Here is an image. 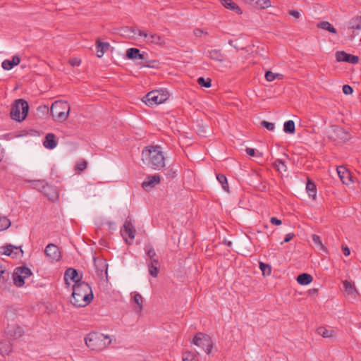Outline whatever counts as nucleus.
<instances>
[{
  "instance_id": "1",
  "label": "nucleus",
  "mask_w": 361,
  "mask_h": 361,
  "mask_svg": "<svg viewBox=\"0 0 361 361\" xmlns=\"http://www.w3.org/2000/svg\"><path fill=\"white\" fill-rule=\"evenodd\" d=\"M143 164L154 170H161L165 166V157L159 146H147L142 151Z\"/></svg>"
},
{
  "instance_id": "2",
  "label": "nucleus",
  "mask_w": 361,
  "mask_h": 361,
  "mask_svg": "<svg viewBox=\"0 0 361 361\" xmlns=\"http://www.w3.org/2000/svg\"><path fill=\"white\" fill-rule=\"evenodd\" d=\"M93 299V293L90 286L86 283H78L73 286L71 302L78 307H84L89 305Z\"/></svg>"
},
{
  "instance_id": "3",
  "label": "nucleus",
  "mask_w": 361,
  "mask_h": 361,
  "mask_svg": "<svg viewBox=\"0 0 361 361\" xmlns=\"http://www.w3.org/2000/svg\"><path fill=\"white\" fill-rule=\"evenodd\" d=\"M86 345L92 350L101 351L111 343L109 336L97 332L89 334L85 338Z\"/></svg>"
},
{
  "instance_id": "4",
  "label": "nucleus",
  "mask_w": 361,
  "mask_h": 361,
  "mask_svg": "<svg viewBox=\"0 0 361 361\" xmlns=\"http://www.w3.org/2000/svg\"><path fill=\"white\" fill-rule=\"evenodd\" d=\"M50 111L55 121L63 122L69 115L70 106L67 102L56 101L52 104Z\"/></svg>"
},
{
  "instance_id": "5",
  "label": "nucleus",
  "mask_w": 361,
  "mask_h": 361,
  "mask_svg": "<svg viewBox=\"0 0 361 361\" xmlns=\"http://www.w3.org/2000/svg\"><path fill=\"white\" fill-rule=\"evenodd\" d=\"M28 110L29 105L25 100L17 99L12 105L10 116L15 121H22L26 118Z\"/></svg>"
},
{
  "instance_id": "6",
  "label": "nucleus",
  "mask_w": 361,
  "mask_h": 361,
  "mask_svg": "<svg viewBox=\"0 0 361 361\" xmlns=\"http://www.w3.org/2000/svg\"><path fill=\"white\" fill-rule=\"evenodd\" d=\"M169 97L167 91L153 90L147 94L144 101L148 106H153L154 104H161L165 102Z\"/></svg>"
},
{
  "instance_id": "7",
  "label": "nucleus",
  "mask_w": 361,
  "mask_h": 361,
  "mask_svg": "<svg viewBox=\"0 0 361 361\" xmlns=\"http://www.w3.org/2000/svg\"><path fill=\"white\" fill-rule=\"evenodd\" d=\"M192 343L201 348L207 354L211 353L213 348V342L211 337L201 332L197 333L195 336Z\"/></svg>"
},
{
  "instance_id": "8",
  "label": "nucleus",
  "mask_w": 361,
  "mask_h": 361,
  "mask_svg": "<svg viewBox=\"0 0 361 361\" xmlns=\"http://www.w3.org/2000/svg\"><path fill=\"white\" fill-rule=\"evenodd\" d=\"M32 275L31 270L25 267H16L13 274L14 284L18 287H22L25 284V279Z\"/></svg>"
},
{
  "instance_id": "9",
  "label": "nucleus",
  "mask_w": 361,
  "mask_h": 361,
  "mask_svg": "<svg viewBox=\"0 0 361 361\" xmlns=\"http://www.w3.org/2000/svg\"><path fill=\"white\" fill-rule=\"evenodd\" d=\"M329 138L338 142H345L349 139L348 133L343 128L333 126L329 134Z\"/></svg>"
},
{
  "instance_id": "10",
  "label": "nucleus",
  "mask_w": 361,
  "mask_h": 361,
  "mask_svg": "<svg viewBox=\"0 0 361 361\" xmlns=\"http://www.w3.org/2000/svg\"><path fill=\"white\" fill-rule=\"evenodd\" d=\"M94 264L97 276L101 280L108 281V264L104 259L94 257Z\"/></svg>"
},
{
  "instance_id": "11",
  "label": "nucleus",
  "mask_w": 361,
  "mask_h": 361,
  "mask_svg": "<svg viewBox=\"0 0 361 361\" xmlns=\"http://www.w3.org/2000/svg\"><path fill=\"white\" fill-rule=\"evenodd\" d=\"M44 253L49 262H58L61 258V254L59 248L54 244L50 243L45 248Z\"/></svg>"
},
{
  "instance_id": "12",
  "label": "nucleus",
  "mask_w": 361,
  "mask_h": 361,
  "mask_svg": "<svg viewBox=\"0 0 361 361\" xmlns=\"http://www.w3.org/2000/svg\"><path fill=\"white\" fill-rule=\"evenodd\" d=\"M336 59L337 61L348 62L352 64H357L360 60L357 56L348 54L344 51H336Z\"/></svg>"
},
{
  "instance_id": "13",
  "label": "nucleus",
  "mask_w": 361,
  "mask_h": 361,
  "mask_svg": "<svg viewBox=\"0 0 361 361\" xmlns=\"http://www.w3.org/2000/svg\"><path fill=\"white\" fill-rule=\"evenodd\" d=\"M161 181V177L159 175H149L147 176L144 181L142 183V188L147 191L153 188H154L157 185H158Z\"/></svg>"
},
{
  "instance_id": "14",
  "label": "nucleus",
  "mask_w": 361,
  "mask_h": 361,
  "mask_svg": "<svg viewBox=\"0 0 361 361\" xmlns=\"http://www.w3.org/2000/svg\"><path fill=\"white\" fill-rule=\"evenodd\" d=\"M121 232L123 236H128L130 238V242H128V240H126L128 244H131L133 240L135 238V233L136 232V230L130 221L128 219L126 220L125 224L123 225V229L121 231Z\"/></svg>"
},
{
  "instance_id": "15",
  "label": "nucleus",
  "mask_w": 361,
  "mask_h": 361,
  "mask_svg": "<svg viewBox=\"0 0 361 361\" xmlns=\"http://www.w3.org/2000/svg\"><path fill=\"white\" fill-rule=\"evenodd\" d=\"M337 173L343 183L348 185L352 182V176L350 171L345 166H338Z\"/></svg>"
},
{
  "instance_id": "16",
  "label": "nucleus",
  "mask_w": 361,
  "mask_h": 361,
  "mask_svg": "<svg viewBox=\"0 0 361 361\" xmlns=\"http://www.w3.org/2000/svg\"><path fill=\"white\" fill-rule=\"evenodd\" d=\"M1 249L4 250L3 254L12 256L13 257H17L19 255H22L23 253L20 247H16L13 245H8L2 247Z\"/></svg>"
},
{
  "instance_id": "17",
  "label": "nucleus",
  "mask_w": 361,
  "mask_h": 361,
  "mask_svg": "<svg viewBox=\"0 0 361 361\" xmlns=\"http://www.w3.org/2000/svg\"><path fill=\"white\" fill-rule=\"evenodd\" d=\"M145 250L147 257L146 263L153 262L154 264H157V262H159V257L152 245L149 244L145 245Z\"/></svg>"
},
{
  "instance_id": "18",
  "label": "nucleus",
  "mask_w": 361,
  "mask_h": 361,
  "mask_svg": "<svg viewBox=\"0 0 361 361\" xmlns=\"http://www.w3.org/2000/svg\"><path fill=\"white\" fill-rule=\"evenodd\" d=\"M343 285L345 289V292L348 296L351 299H356L357 296L359 295V293L355 286L351 283V282L347 280L343 281Z\"/></svg>"
},
{
  "instance_id": "19",
  "label": "nucleus",
  "mask_w": 361,
  "mask_h": 361,
  "mask_svg": "<svg viewBox=\"0 0 361 361\" xmlns=\"http://www.w3.org/2000/svg\"><path fill=\"white\" fill-rule=\"evenodd\" d=\"M64 279L66 283L68 280L70 279L72 281L75 282V284L83 282L81 281L80 278L78 276V273L77 270L73 268H68V269H66L64 275Z\"/></svg>"
},
{
  "instance_id": "20",
  "label": "nucleus",
  "mask_w": 361,
  "mask_h": 361,
  "mask_svg": "<svg viewBox=\"0 0 361 361\" xmlns=\"http://www.w3.org/2000/svg\"><path fill=\"white\" fill-rule=\"evenodd\" d=\"M6 333L10 337L17 339L23 335L24 331L20 326L14 325L8 328Z\"/></svg>"
},
{
  "instance_id": "21",
  "label": "nucleus",
  "mask_w": 361,
  "mask_h": 361,
  "mask_svg": "<svg viewBox=\"0 0 361 361\" xmlns=\"http://www.w3.org/2000/svg\"><path fill=\"white\" fill-rule=\"evenodd\" d=\"M221 4L227 9L235 11L238 14H241L242 11L240 8L233 1V0H219Z\"/></svg>"
},
{
  "instance_id": "22",
  "label": "nucleus",
  "mask_w": 361,
  "mask_h": 361,
  "mask_svg": "<svg viewBox=\"0 0 361 361\" xmlns=\"http://www.w3.org/2000/svg\"><path fill=\"white\" fill-rule=\"evenodd\" d=\"M207 56L209 59L222 62L224 61V56L219 49H209L207 52Z\"/></svg>"
},
{
  "instance_id": "23",
  "label": "nucleus",
  "mask_w": 361,
  "mask_h": 361,
  "mask_svg": "<svg viewBox=\"0 0 361 361\" xmlns=\"http://www.w3.org/2000/svg\"><path fill=\"white\" fill-rule=\"evenodd\" d=\"M57 145V141L56 140V135L53 133H48L44 141V146L49 149L55 148Z\"/></svg>"
},
{
  "instance_id": "24",
  "label": "nucleus",
  "mask_w": 361,
  "mask_h": 361,
  "mask_svg": "<svg viewBox=\"0 0 361 361\" xmlns=\"http://www.w3.org/2000/svg\"><path fill=\"white\" fill-rule=\"evenodd\" d=\"M20 59L18 56H13L12 60H4L2 62L1 66L4 70H11L13 66L20 63Z\"/></svg>"
},
{
  "instance_id": "25",
  "label": "nucleus",
  "mask_w": 361,
  "mask_h": 361,
  "mask_svg": "<svg viewBox=\"0 0 361 361\" xmlns=\"http://www.w3.org/2000/svg\"><path fill=\"white\" fill-rule=\"evenodd\" d=\"M147 43L154 44L159 46H164L166 44L165 40L157 34H149V36L147 39H146Z\"/></svg>"
},
{
  "instance_id": "26",
  "label": "nucleus",
  "mask_w": 361,
  "mask_h": 361,
  "mask_svg": "<svg viewBox=\"0 0 361 361\" xmlns=\"http://www.w3.org/2000/svg\"><path fill=\"white\" fill-rule=\"evenodd\" d=\"M126 57L129 59H144L145 56L140 54V51L137 48H130L126 51Z\"/></svg>"
},
{
  "instance_id": "27",
  "label": "nucleus",
  "mask_w": 361,
  "mask_h": 361,
  "mask_svg": "<svg viewBox=\"0 0 361 361\" xmlns=\"http://www.w3.org/2000/svg\"><path fill=\"white\" fill-rule=\"evenodd\" d=\"M348 26L350 30H361V16H356L350 18Z\"/></svg>"
},
{
  "instance_id": "28",
  "label": "nucleus",
  "mask_w": 361,
  "mask_h": 361,
  "mask_svg": "<svg viewBox=\"0 0 361 361\" xmlns=\"http://www.w3.org/2000/svg\"><path fill=\"white\" fill-rule=\"evenodd\" d=\"M109 47L108 42H101L99 40H97V56L101 58L104 52L107 51Z\"/></svg>"
},
{
  "instance_id": "29",
  "label": "nucleus",
  "mask_w": 361,
  "mask_h": 361,
  "mask_svg": "<svg viewBox=\"0 0 361 361\" xmlns=\"http://www.w3.org/2000/svg\"><path fill=\"white\" fill-rule=\"evenodd\" d=\"M134 302L136 304V306L134 308V311L137 313H140L142 310V302L143 298L140 293H136L133 297Z\"/></svg>"
},
{
  "instance_id": "30",
  "label": "nucleus",
  "mask_w": 361,
  "mask_h": 361,
  "mask_svg": "<svg viewBox=\"0 0 361 361\" xmlns=\"http://www.w3.org/2000/svg\"><path fill=\"white\" fill-rule=\"evenodd\" d=\"M306 190L309 196L314 199L317 195V188L316 185L312 180L308 179L306 184Z\"/></svg>"
},
{
  "instance_id": "31",
  "label": "nucleus",
  "mask_w": 361,
  "mask_h": 361,
  "mask_svg": "<svg viewBox=\"0 0 361 361\" xmlns=\"http://www.w3.org/2000/svg\"><path fill=\"white\" fill-rule=\"evenodd\" d=\"M313 280L312 276L307 273L300 274L297 278V281L300 285H307Z\"/></svg>"
},
{
  "instance_id": "32",
  "label": "nucleus",
  "mask_w": 361,
  "mask_h": 361,
  "mask_svg": "<svg viewBox=\"0 0 361 361\" xmlns=\"http://www.w3.org/2000/svg\"><path fill=\"white\" fill-rule=\"evenodd\" d=\"M317 333L324 338H333L335 336V332L333 330L327 329L324 326L317 328Z\"/></svg>"
},
{
  "instance_id": "33",
  "label": "nucleus",
  "mask_w": 361,
  "mask_h": 361,
  "mask_svg": "<svg viewBox=\"0 0 361 361\" xmlns=\"http://www.w3.org/2000/svg\"><path fill=\"white\" fill-rule=\"evenodd\" d=\"M13 350L12 345L8 341L0 342V353L3 355H8Z\"/></svg>"
},
{
  "instance_id": "34",
  "label": "nucleus",
  "mask_w": 361,
  "mask_h": 361,
  "mask_svg": "<svg viewBox=\"0 0 361 361\" xmlns=\"http://www.w3.org/2000/svg\"><path fill=\"white\" fill-rule=\"evenodd\" d=\"M147 264L149 274L153 277H157L159 271V262H157V264L153 262H147Z\"/></svg>"
},
{
  "instance_id": "35",
  "label": "nucleus",
  "mask_w": 361,
  "mask_h": 361,
  "mask_svg": "<svg viewBox=\"0 0 361 361\" xmlns=\"http://www.w3.org/2000/svg\"><path fill=\"white\" fill-rule=\"evenodd\" d=\"M317 27L327 30L331 33L336 34V30L327 21H322L317 24Z\"/></svg>"
},
{
  "instance_id": "36",
  "label": "nucleus",
  "mask_w": 361,
  "mask_h": 361,
  "mask_svg": "<svg viewBox=\"0 0 361 361\" xmlns=\"http://www.w3.org/2000/svg\"><path fill=\"white\" fill-rule=\"evenodd\" d=\"M283 131L286 133L293 134L295 131V123L293 121L289 120L286 121L283 125Z\"/></svg>"
},
{
  "instance_id": "37",
  "label": "nucleus",
  "mask_w": 361,
  "mask_h": 361,
  "mask_svg": "<svg viewBox=\"0 0 361 361\" xmlns=\"http://www.w3.org/2000/svg\"><path fill=\"white\" fill-rule=\"evenodd\" d=\"M265 78L267 81L271 82L274 81L275 79L281 80L283 78V75L279 73H274L271 71H267L265 73Z\"/></svg>"
},
{
  "instance_id": "38",
  "label": "nucleus",
  "mask_w": 361,
  "mask_h": 361,
  "mask_svg": "<svg viewBox=\"0 0 361 361\" xmlns=\"http://www.w3.org/2000/svg\"><path fill=\"white\" fill-rule=\"evenodd\" d=\"M274 167L280 173L287 171V167L285 163L281 159H276L274 163Z\"/></svg>"
},
{
  "instance_id": "39",
  "label": "nucleus",
  "mask_w": 361,
  "mask_h": 361,
  "mask_svg": "<svg viewBox=\"0 0 361 361\" xmlns=\"http://www.w3.org/2000/svg\"><path fill=\"white\" fill-rule=\"evenodd\" d=\"M216 178L219 180V182L221 184L223 189L225 191L228 192V184L227 178H226V176L224 174L219 173V174L216 175Z\"/></svg>"
},
{
  "instance_id": "40",
  "label": "nucleus",
  "mask_w": 361,
  "mask_h": 361,
  "mask_svg": "<svg viewBox=\"0 0 361 361\" xmlns=\"http://www.w3.org/2000/svg\"><path fill=\"white\" fill-rule=\"evenodd\" d=\"M11 226V221L6 216H0V231L8 228Z\"/></svg>"
},
{
  "instance_id": "41",
  "label": "nucleus",
  "mask_w": 361,
  "mask_h": 361,
  "mask_svg": "<svg viewBox=\"0 0 361 361\" xmlns=\"http://www.w3.org/2000/svg\"><path fill=\"white\" fill-rule=\"evenodd\" d=\"M183 361H199V359L196 354L188 351L183 354Z\"/></svg>"
},
{
  "instance_id": "42",
  "label": "nucleus",
  "mask_w": 361,
  "mask_h": 361,
  "mask_svg": "<svg viewBox=\"0 0 361 361\" xmlns=\"http://www.w3.org/2000/svg\"><path fill=\"white\" fill-rule=\"evenodd\" d=\"M87 166V162L85 160H82L78 162L75 166V171L77 173H80L85 169H86Z\"/></svg>"
},
{
  "instance_id": "43",
  "label": "nucleus",
  "mask_w": 361,
  "mask_h": 361,
  "mask_svg": "<svg viewBox=\"0 0 361 361\" xmlns=\"http://www.w3.org/2000/svg\"><path fill=\"white\" fill-rule=\"evenodd\" d=\"M211 82H212V80L210 78L204 79V78L200 77L197 79V83L200 86L207 87V88L211 87V85H212Z\"/></svg>"
},
{
  "instance_id": "44",
  "label": "nucleus",
  "mask_w": 361,
  "mask_h": 361,
  "mask_svg": "<svg viewBox=\"0 0 361 361\" xmlns=\"http://www.w3.org/2000/svg\"><path fill=\"white\" fill-rule=\"evenodd\" d=\"M259 268L263 272V274L269 275L271 271V267L269 264L263 262L259 263Z\"/></svg>"
},
{
  "instance_id": "45",
  "label": "nucleus",
  "mask_w": 361,
  "mask_h": 361,
  "mask_svg": "<svg viewBox=\"0 0 361 361\" xmlns=\"http://www.w3.org/2000/svg\"><path fill=\"white\" fill-rule=\"evenodd\" d=\"M1 272L0 282L5 283L10 279V272L6 269L1 271Z\"/></svg>"
},
{
  "instance_id": "46",
  "label": "nucleus",
  "mask_w": 361,
  "mask_h": 361,
  "mask_svg": "<svg viewBox=\"0 0 361 361\" xmlns=\"http://www.w3.org/2000/svg\"><path fill=\"white\" fill-rule=\"evenodd\" d=\"M130 30H131L132 32H133L134 34H137L139 36L143 37L147 39H148V37L149 36V35H148L146 32H145L143 30H136L135 28H133V27H131Z\"/></svg>"
},
{
  "instance_id": "47",
  "label": "nucleus",
  "mask_w": 361,
  "mask_h": 361,
  "mask_svg": "<svg viewBox=\"0 0 361 361\" xmlns=\"http://www.w3.org/2000/svg\"><path fill=\"white\" fill-rule=\"evenodd\" d=\"M130 30H131L132 32H133L134 34H137L139 36L143 37L147 39H148V37L149 36V35H148L146 32H145L143 30H136L135 28H133V27H131Z\"/></svg>"
},
{
  "instance_id": "48",
  "label": "nucleus",
  "mask_w": 361,
  "mask_h": 361,
  "mask_svg": "<svg viewBox=\"0 0 361 361\" xmlns=\"http://www.w3.org/2000/svg\"><path fill=\"white\" fill-rule=\"evenodd\" d=\"M261 126L266 128L268 130L272 131L275 128V125L273 123L268 122L267 121H262Z\"/></svg>"
},
{
  "instance_id": "49",
  "label": "nucleus",
  "mask_w": 361,
  "mask_h": 361,
  "mask_svg": "<svg viewBox=\"0 0 361 361\" xmlns=\"http://www.w3.org/2000/svg\"><path fill=\"white\" fill-rule=\"evenodd\" d=\"M257 4L263 8L271 6V1L269 0H257Z\"/></svg>"
},
{
  "instance_id": "50",
  "label": "nucleus",
  "mask_w": 361,
  "mask_h": 361,
  "mask_svg": "<svg viewBox=\"0 0 361 361\" xmlns=\"http://www.w3.org/2000/svg\"><path fill=\"white\" fill-rule=\"evenodd\" d=\"M343 92L345 94L349 95L353 93V89L349 85H344L343 86Z\"/></svg>"
},
{
  "instance_id": "51",
  "label": "nucleus",
  "mask_w": 361,
  "mask_h": 361,
  "mask_svg": "<svg viewBox=\"0 0 361 361\" xmlns=\"http://www.w3.org/2000/svg\"><path fill=\"white\" fill-rule=\"evenodd\" d=\"M69 63L72 66H79L81 63V60L78 58H73L69 61Z\"/></svg>"
},
{
  "instance_id": "52",
  "label": "nucleus",
  "mask_w": 361,
  "mask_h": 361,
  "mask_svg": "<svg viewBox=\"0 0 361 361\" xmlns=\"http://www.w3.org/2000/svg\"><path fill=\"white\" fill-rule=\"evenodd\" d=\"M312 240L314 243V244L320 245L322 248H324V246L322 245V240L320 239V237L317 235H312Z\"/></svg>"
},
{
  "instance_id": "53",
  "label": "nucleus",
  "mask_w": 361,
  "mask_h": 361,
  "mask_svg": "<svg viewBox=\"0 0 361 361\" xmlns=\"http://www.w3.org/2000/svg\"><path fill=\"white\" fill-rule=\"evenodd\" d=\"M295 237V234L293 233H289L286 235V237L283 240V242L281 243L283 244V243H288L293 238Z\"/></svg>"
},
{
  "instance_id": "54",
  "label": "nucleus",
  "mask_w": 361,
  "mask_h": 361,
  "mask_svg": "<svg viewBox=\"0 0 361 361\" xmlns=\"http://www.w3.org/2000/svg\"><path fill=\"white\" fill-rule=\"evenodd\" d=\"M289 14L293 16V18H295V19H298L300 17V13L299 11H295V10H290L289 11Z\"/></svg>"
},
{
  "instance_id": "55",
  "label": "nucleus",
  "mask_w": 361,
  "mask_h": 361,
  "mask_svg": "<svg viewBox=\"0 0 361 361\" xmlns=\"http://www.w3.org/2000/svg\"><path fill=\"white\" fill-rule=\"evenodd\" d=\"M270 222L272 224H274V225H276V226H279L282 223L280 219H278L276 217H271V219H270Z\"/></svg>"
},
{
  "instance_id": "56",
  "label": "nucleus",
  "mask_w": 361,
  "mask_h": 361,
  "mask_svg": "<svg viewBox=\"0 0 361 361\" xmlns=\"http://www.w3.org/2000/svg\"><path fill=\"white\" fill-rule=\"evenodd\" d=\"M193 32L196 37H201L204 32L202 30L197 28L194 30Z\"/></svg>"
},
{
  "instance_id": "57",
  "label": "nucleus",
  "mask_w": 361,
  "mask_h": 361,
  "mask_svg": "<svg viewBox=\"0 0 361 361\" xmlns=\"http://www.w3.org/2000/svg\"><path fill=\"white\" fill-rule=\"evenodd\" d=\"M166 175L169 178H172L175 177L176 172L172 169H171L168 170Z\"/></svg>"
},
{
  "instance_id": "58",
  "label": "nucleus",
  "mask_w": 361,
  "mask_h": 361,
  "mask_svg": "<svg viewBox=\"0 0 361 361\" xmlns=\"http://www.w3.org/2000/svg\"><path fill=\"white\" fill-rule=\"evenodd\" d=\"M246 152L248 155L252 156V157L255 155V149H252V148H247Z\"/></svg>"
},
{
  "instance_id": "59",
  "label": "nucleus",
  "mask_w": 361,
  "mask_h": 361,
  "mask_svg": "<svg viewBox=\"0 0 361 361\" xmlns=\"http://www.w3.org/2000/svg\"><path fill=\"white\" fill-rule=\"evenodd\" d=\"M343 252L345 256H348L350 254V250L347 246L343 247Z\"/></svg>"
},
{
  "instance_id": "60",
  "label": "nucleus",
  "mask_w": 361,
  "mask_h": 361,
  "mask_svg": "<svg viewBox=\"0 0 361 361\" xmlns=\"http://www.w3.org/2000/svg\"><path fill=\"white\" fill-rule=\"evenodd\" d=\"M317 291H318V290L317 288H312V289L309 290V294H310V295L315 294L317 293Z\"/></svg>"
},
{
  "instance_id": "61",
  "label": "nucleus",
  "mask_w": 361,
  "mask_h": 361,
  "mask_svg": "<svg viewBox=\"0 0 361 361\" xmlns=\"http://www.w3.org/2000/svg\"><path fill=\"white\" fill-rule=\"evenodd\" d=\"M35 185H42V187L43 188H44V182H42V181L38 180V181L35 183Z\"/></svg>"
}]
</instances>
